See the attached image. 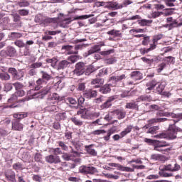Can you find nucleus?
<instances>
[{
  "label": "nucleus",
  "instance_id": "f257e3e1",
  "mask_svg": "<svg viewBox=\"0 0 182 182\" xmlns=\"http://www.w3.org/2000/svg\"><path fill=\"white\" fill-rule=\"evenodd\" d=\"M182 118H176L173 119L172 124H170L168 128V132H162L154 135L155 139H166L167 140H174L177 139V133H182V129L176 126V123H178Z\"/></svg>",
  "mask_w": 182,
  "mask_h": 182
},
{
  "label": "nucleus",
  "instance_id": "f03ea898",
  "mask_svg": "<svg viewBox=\"0 0 182 182\" xmlns=\"http://www.w3.org/2000/svg\"><path fill=\"white\" fill-rule=\"evenodd\" d=\"M9 73H11L13 80H22L25 73L22 70H17L15 68H9Z\"/></svg>",
  "mask_w": 182,
  "mask_h": 182
},
{
  "label": "nucleus",
  "instance_id": "7ed1b4c3",
  "mask_svg": "<svg viewBox=\"0 0 182 182\" xmlns=\"http://www.w3.org/2000/svg\"><path fill=\"white\" fill-rule=\"evenodd\" d=\"M162 38H163V35L161 34L154 36L153 39V43L150 45V48H142L140 50L141 55H145V53H149V52H151V50H154V49H156V48L157 47V45L156 43H157V42H159V41H160V39H161Z\"/></svg>",
  "mask_w": 182,
  "mask_h": 182
},
{
  "label": "nucleus",
  "instance_id": "20e7f679",
  "mask_svg": "<svg viewBox=\"0 0 182 182\" xmlns=\"http://www.w3.org/2000/svg\"><path fill=\"white\" fill-rule=\"evenodd\" d=\"M79 171L82 174H90L91 176L97 174V173H99L97 168L92 166H81L79 168Z\"/></svg>",
  "mask_w": 182,
  "mask_h": 182
},
{
  "label": "nucleus",
  "instance_id": "39448f33",
  "mask_svg": "<svg viewBox=\"0 0 182 182\" xmlns=\"http://www.w3.org/2000/svg\"><path fill=\"white\" fill-rule=\"evenodd\" d=\"M16 55V49L12 46H9L6 50H2L0 52V56L2 58H14Z\"/></svg>",
  "mask_w": 182,
  "mask_h": 182
},
{
  "label": "nucleus",
  "instance_id": "423d86ee",
  "mask_svg": "<svg viewBox=\"0 0 182 182\" xmlns=\"http://www.w3.org/2000/svg\"><path fill=\"white\" fill-rule=\"evenodd\" d=\"M180 168H181V166H180V165L177 164V161H172L170 164L167 165H164L162 170H166V171L175 173L176 171H178Z\"/></svg>",
  "mask_w": 182,
  "mask_h": 182
},
{
  "label": "nucleus",
  "instance_id": "0eeeda50",
  "mask_svg": "<svg viewBox=\"0 0 182 182\" xmlns=\"http://www.w3.org/2000/svg\"><path fill=\"white\" fill-rule=\"evenodd\" d=\"M86 71V65L83 62L77 63L75 65V68L74 70V75L76 76H82Z\"/></svg>",
  "mask_w": 182,
  "mask_h": 182
},
{
  "label": "nucleus",
  "instance_id": "6e6552de",
  "mask_svg": "<svg viewBox=\"0 0 182 182\" xmlns=\"http://www.w3.org/2000/svg\"><path fill=\"white\" fill-rule=\"evenodd\" d=\"M172 117L173 119H182V113L174 114L173 112H164L163 111H158L156 112V117Z\"/></svg>",
  "mask_w": 182,
  "mask_h": 182
},
{
  "label": "nucleus",
  "instance_id": "1a4fd4ad",
  "mask_svg": "<svg viewBox=\"0 0 182 182\" xmlns=\"http://www.w3.org/2000/svg\"><path fill=\"white\" fill-rule=\"evenodd\" d=\"M143 131L147 134H156L157 130L160 129L159 126H154L150 127V124H146L142 127Z\"/></svg>",
  "mask_w": 182,
  "mask_h": 182
},
{
  "label": "nucleus",
  "instance_id": "9d476101",
  "mask_svg": "<svg viewBox=\"0 0 182 182\" xmlns=\"http://www.w3.org/2000/svg\"><path fill=\"white\" fill-rule=\"evenodd\" d=\"M77 114L80 116L81 119H84V120H90L92 119L91 112H88L86 108L81 109L77 111Z\"/></svg>",
  "mask_w": 182,
  "mask_h": 182
},
{
  "label": "nucleus",
  "instance_id": "9b49d317",
  "mask_svg": "<svg viewBox=\"0 0 182 182\" xmlns=\"http://www.w3.org/2000/svg\"><path fill=\"white\" fill-rule=\"evenodd\" d=\"M127 77L125 74H122L121 75H112L109 77V81L113 83V85H117L119 82H122V80H124Z\"/></svg>",
  "mask_w": 182,
  "mask_h": 182
},
{
  "label": "nucleus",
  "instance_id": "f8f14e48",
  "mask_svg": "<svg viewBox=\"0 0 182 182\" xmlns=\"http://www.w3.org/2000/svg\"><path fill=\"white\" fill-rule=\"evenodd\" d=\"M11 129L16 132H22L23 130V124L18 119H14L11 122Z\"/></svg>",
  "mask_w": 182,
  "mask_h": 182
},
{
  "label": "nucleus",
  "instance_id": "ddd939ff",
  "mask_svg": "<svg viewBox=\"0 0 182 182\" xmlns=\"http://www.w3.org/2000/svg\"><path fill=\"white\" fill-rule=\"evenodd\" d=\"M46 161L50 164H58V163H60V157L59 156L49 155L46 156Z\"/></svg>",
  "mask_w": 182,
  "mask_h": 182
},
{
  "label": "nucleus",
  "instance_id": "4468645a",
  "mask_svg": "<svg viewBox=\"0 0 182 182\" xmlns=\"http://www.w3.org/2000/svg\"><path fill=\"white\" fill-rule=\"evenodd\" d=\"M52 89V87L47 86L44 87L41 92H38L36 93L35 96L38 97V99H43L48 93H50V90Z\"/></svg>",
  "mask_w": 182,
  "mask_h": 182
},
{
  "label": "nucleus",
  "instance_id": "2eb2a0df",
  "mask_svg": "<svg viewBox=\"0 0 182 182\" xmlns=\"http://www.w3.org/2000/svg\"><path fill=\"white\" fill-rule=\"evenodd\" d=\"M97 96V92L96 90H94L92 89H89L85 91H84L83 97L85 99H93Z\"/></svg>",
  "mask_w": 182,
  "mask_h": 182
},
{
  "label": "nucleus",
  "instance_id": "dca6fc26",
  "mask_svg": "<svg viewBox=\"0 0 182 182\" xmlns=\"http://www.w3.org/2000/svg\"><path fill=\"white\" fill-rule=\"evenodd\" d=\"M23 96H25V91L23 90H18L16 91L14 95H12L11 97L8 100V102L9 103L15 102L18 97H22Z\"/></svg>",
  "mask_w": 182,
  "mask_h": 182
},
{
  "label": "nucleus",
  "instance_id": "f3484780",
  "mask_svg": "<svg viewBox=\"0 0 182 182\" xmlns=\"http://www.w3.org/2000/svg\"><path fill=\"white\" fill-rule=\"evenodd\" d=\"M108 166L110 167H115L117 170H120V171H133V170L129 167L123 166L119 164L116 163H109Z\"/></svg>",
  "mask_w": 182,
  "mask_h": 182
},
{
  "label": "nucleus",
  "instance_id": "a211bd4d",
  "mask_svg": "<svg viewBox=\"0 0 182 182\" xmlns=\"http://www.w3.org/2000/svg\"><path fill=\"white\" fill-rule=\"evenodd\" d=\"M59 99H60V97L58 94L53 93L51 95H50L48 98V103L49 105H55V103H57V102H59Z\"/></svg>",
  "mask_w": 182,
  "mask_h": 182
},
{
  "label": "nucleus",
  "instance_id": "6ab92c4d",
  "mask_svg": "<svg viewBox=\"0 0 182 182\" xmlns=\"http://www.w3.org/2000/svg\"><path fill=\"white\" fill-rule=\"evenodd\" d=\"M125 109H130L131 110H139V104H137V101H132L127 102L125 105Z\"/></svg>",
  "mask_w": 182,
  "mask_h": 182
},
{
  "label": "nucleus",
  "instance_id": "aec40b11",
  "mask_svg": "<svg viewBox=\"0 0 182 182\" xmlns=\"http://www.w3.org/2000/svg\"><path fill=\"white\" fill-rule=\"evenodd\" d=\"M73 46H63L61 48L62 50H67V55H77L78 51H73Z\"/></svg>",
  "mask_w": 182,
  "mask_h": 182
},
{
  "label": "nucleus",
  "instance_id": "412c9836",
  "mask_svg": "<svg viewBox=\"0 0 182 182\" xmlns=\"http://www.w3.org/2000/svg\"><path fill=\"white\" fill-rule=\"evenodd\" d=\"M99 51H100V46H93L87 53H85V56L87 57L90 55H93V53H96Z\"/></svg>",
  "mask_w": 182,
  "mask_h": 182
},
{
  "label": "nucleus",
  "instance_id": "4be33fe9",
  "mask_svg": "<svg viewBox=\"0 0 182 182\" xmlns=\"http://www.w3.org/2000/svg\"><path fill=\"white\" fill-rule=\"evenodd\" d=\"M130 76L133 80H141V79H143V74L140 71H133L131 73Z\"/></svg>",
  "mask_w": 182,
  "mask_h": 182
},
{
  "label": "nucleus",
  "instance_id": "5701e85b",
  "mask_svg": "<svg viewBox=\"0 0 182 182\" xmlns=\"http://www.w3.org/2000/svg\"><path fill=\"white\" fill-rule=\"evenodd\" d=\"M92 147H93V144L85 146V151H87V154H90V156H97V151L94 149H92Z\"/></svg>",
  "mask_w": 182,
  "mask_h": 182
},
{
  "label": "nucleus",
  "instance_id": "b1692460",
  "mask_svg": "<svg viewBox=\"0 0 182 182\" xmlns=\"http://www.w3.org/2000/svg\"><path fill=\"white\" fill-rule=\"evenodd\" d=\"M69 65H70V62L66 60H61L58 63L57 69L58 70H62L63 69H66V68H68Z\"/></svg>",
  "mask_w": 182,
  "mask_h": 182
},
{
  "label": "nucleus",
  "instance_id": "393cba45",
  "mask_svg": "<svg viewBox=\"0 0 182 182\" xmlns=\"http://www.w3.org/2000/svg\"><path fill=\"white\" fill-rule=\"evenodd\" d=\"M113 114H114V116H117V119H119V120L126 117V111L123 109H117L115 111H113Z\"/></svg>",
  "mask_w": 182,
  "mask_h": 182
},
{
  "label": "nucleus",
  "instance_id": "a878e982",
  "mask_svg": "<svg viewBox=\"0 0 182 182\" xmlns=\"http://www.w3.org/2000/svg\"><path fill=\"white\" fill-rule=\"evenodd\" d=\"M16 175L15 174V172L13 171H10L9 172L6 173V178L8 180V181L11 182H16Z\"/></svg>",
  "mask_w": 182,
  "mask_h": 182
},
{
  "label": "nucleus",
  "instance_id": "bb28decb",
  "mask_svg": "<svg viewBox=\"0 0 182 182\" xmlns=\"http://www.w3.org/2000/svg\"><path fill=\"white\" fill-rule=\"evenodd\" d=\"M171 149H173V147H169V148H166V149H164L161 146H159V145H155L154 150H155L156 151H159L160 153H163L164 154H166V153H170V151H171Z\"/></svg>",
  "mask_w": 182,
  "mask_h": 182
},
{
  "label": "nucleus",
  "instance_id": "cd10ccee",
  "mask_svg": "<svg viewBox=\"0 0 182 182\" xmlns=\"http://www.w3.org/2000/svg\"><path fill=\"white\" fill-rule=\"evenodd\" d=\"M91 85H95L94 86V87L95 89H97V88L100 87L102 86V85H103V79L97 77V78L93 79L92 80Z\"/></svg>",
  "mask_w": 182,
  "mask_h": 182
},
{
  "label": "nucleus",
  "instance_id": "c85d7f7f",
  "mask_svg": "<svg viewBox=\"0 0 182 182\" xmlns=\"http://www.w3.org/2000/svg\"><path fill=\"white\" fill-rule=\"evenodd\" d=\"M164 167V165L159 166V170L160 171L159 172V176L161 177H173V173H167V170L163 169Z\"/></svg>",
  "mask_w": 182,
  "mask_h": 182
},
{
  "label": "nucleus",
  "instance_id": "c756f323",
  "mask_svg": "<svg viewBox=\"0 0 182 182\" xmlns=\"http://www.w3.org/2000/svg\"><path fill=\"white\" fill-rule=\"evenodd\" d=\"M153 98L150 95H141L137 100L136 102H151Z\"/></svg>",
  "mask_w": 182,
  "mask_h": 182
},
{
  "label": "nucleus",
  "instance_id": "7c9ffc66",
  "mask_svg": "<svg viewBox=\"0 0 182 182\" xmlns=\"http://www.w3.org/2000/svg\"><path fill=\"white\" fill-rule=\"evenodd\" d=\"M133 125H127V127L120 132L121 137H124V136H127V134H129V133H130L132 130H133Z\"/></svg>",
  "mask_w": 182,
  "mask_h": 182
},
{
  "label": "nucleus",
  "instance_id": "2f4dec72",
  "mask_svg": "<svg viewBox=\"0 0 182 182\" xmlns=\"http://www.w3.org/2000/svg\"><path fill=\"white\" fill-rule=\"evenodd\" d=\"M46 62L47 63H50V66H52V68H53L55 69V68H56V63H58V62H59V60H58L57 58L53 57V58L46 59Z\"/></svg>",
  "mask_w": 182,
  "mask_h": 182
},
{
  "label": "nucleus",
  "instance_id": "473e14b6",
  "mask_svg": "<svg viewBox=\"0 0 182 182\" xmlns=\"http://www.w3.org/2000/svg\"><path fill=\"white\" fill-rule=\"evenodd\" d=\"M168 119L167 118H154L149 119V124H153V123H163L164 122H167Z\"/></svg>",
  "mask_w": 182,
  "mask_h": 182
},
{
  "label": "nucleus",
  "instance_id": "72a5a7b5",
  "mask_svg": "<svg viewBox=\"0 0 182 182\" xmlns=\"http://www.w3.org/2000/svg\"><path fill=\"white\" fill-rule=\"evenodd\" d=\"M14 22H16L18 26H22V21H21V16L18 14H14L12 15Z\"/></svg>",
  "mask_w": 182,
  "mask_h": 182
},
{
  "label": "nucleus",
  "instance_id": "f704fd0d",
  "mask_svg": "<svg viewBox=\"0 0 182 182\" xmlns=\"http://www.w3.org/2000/svg\"><path fill=\"white\" fill-rule=\"evenodd\" d=\"M110 86L109 85H105L100 89V93H102L103 95H106L107 93H110Z\"/></svg>",
  "mask_w": 182,
  "mask_h": 182
},
{
  "label": "nucleus",
  "instance_id": "c9c22d12",
  "mask_svg": "<svg viewBox=\"0 0 182 182\" xmlns=\"http://www.w3.org/2000/svg\"><path fill=\"white\" fill-rule=\"evenodd\" d=\"M107 33V35H111V36H115L116 38L117 37L120 38L122 36V33H120V31L119 30L112 29L108 31Z\"/></svg>",
  "mask_w": 182,
  "mask_h": 182
},
{
  "label": "nucleus",
  "instance_id": "e433bc0d",
  "mask_svg": "<svg viewBox=\"0 0 182 182\" xmlns=\"http://www.w3.org/2000/svg\"><path fill=\"white\" fill-rule=\"evenodd\" d=\"M73 156H75L74 155H73L72 154H68V153H63L62 155V159L65 160V161H70L72 160H73Z\"/></svg>",
  "mask_w": 182,
  "mask_h": 182
},
{
  "label": "nucleus",
  "instance_id": "4c0bfd02",
  "mask_svg": "<svg viewBox=\"0 0 182 182\" xmlns=\"http://www.w3.org/2000/svg\"><path fill=\"white\" fill-rule=\"evenodd\" d=\"M13 117H14L16 120H18L20 122L21 120H22V119H25V117H28V114L17 113V114H14L13 115Z\"/></svg>",
  "mask_w": 182,
  "mask_h": 182
},
{
  "label": "nucleus",
  "instance_id": "58836bf2",
  "mask_svg": "<svg viewBox=\"0 0 182 182\" xmlns=\"http://www.w3.org/2000/svg\"><path fill=\"white\" fill-rule=\"evenodd\" d=\"M152 22L153 21L147 19H141L138 21V23L140 25V26H149V25H150V23Z\"/></svg>",
  "mask_w": 182,
  "mask_h": 182
},
{
  "label": "nucleus",
  "instance_id": "ea45409f",
  "mask_svg": "<svg viewBox=\"0 0 182 182\" xmlns=\"http://www.w3.org/2000/svg\"><path fill=\"white\" fill-rule=\"evenodd\" d=\"M41 79H43L44 82H46V80L48 82L50 80V79H52V76H50V75H49L48 73L45 71H41Z\"/></svg>",
  "mask_w": 182,
  "mask_h": 182
},
{
  "label": "nucleus",
  "instance_id": "a19ab883",
  "mask_svg": "<svg viewBox=\"0 0 182 182\" xmlns=\"http://www.w3.org/2000/svg\"><path fill=\"white\" fill-rule=\"evenodd\" d=\"M17 5L20 6V8H26L31 5V3H29L28 0H20L18 1Z\"/></svg>",
  "mask_w": 182,
  "mask_h": 182
},
{
  "label": "nucleus",
  "instance_id": "79ce46f5",
  "mask_svg": "<svg viewBox=\"0 0 182 182\" xmlns=\"http://www.w3.org/2000/svg\"><path fill=\"white\" fill-rule=\"evenodd\" d=\"M155 143H156V146L159 147H169L170 143L166 141H157L156 140Z\"/></svg>",
  "mask_w": 182,
  "mask_h": 182
},
{
  "label": "nucleus",
  "instance_id": "37998d69",
  "mask_svg": "<svg viewBox=\"0 0 182 182\" xmlns=\"http://www.w3.org/2000/svg\"><path fill=\"white\" fill-rule=\"evenodd\" d=\"M0 80L5 82L11 80V75L8 73H0Z\"/></svg>",
  "mask_w": 182,
  "mask_h": 182
},
{
  "label": "nucleus",
  "instance_id": "c03bdc74",
  "mask_svg": "<svg viewBox=\"0 0 182 182\" xmlns=\"http://www.w3.org/2000/svg\"><path fill=\"white\" fill-rule=\"evenodd\" d=\"M13 168L16 171H22L25 168L23 167V164H21L20 162H16L13 164Z\"/></svg>",
  "mask_w": 182,
  "mask_h": 182
},
{
  "label": "nucleus",
  "instance_id": "a18cd8bd",
  "mask_svg": "<svg viewBox=\"0 0 182 182\" xmlns=\"http://www.w3.org/2000/svg\"><path fill=\"white\" fill-rule=\"evenodd\" d=\"M36 83L37 86L35 87V90H40L41 87H42V85H43V83H46V81H45L42 78H39L38 80H37Z\"/></svg>",
  "mask_w": 182,
  "mask_h": 182
},
{
  "label": "nucleus",
  "instance_id": "49530a36",
  "mask_svg": "<svg viewBox=\"0 0 182 182\" xmlns=\"http://www.w3.org/2000/svg\"><path fill=\"white\" fill-rule=\"evenodd\" d=\"M156 85L157 81L156 80H152L146 84L147 87H149L148 90H153V89L156 87Z\"/></svg>",
  "mask_w": 182,
  "mask_h": 182
},
{
  "label": "nucleus",
  "instance_id": "de8ad7c7",
  "mask_svg": "<svg viewBox=\"0 0 182 182\" xmlns=\"http://www.w3.org/2000/svg\"><path fill=\"white\" fill-rule=\"evenodd\" d=\"M93 16H95L94 14L77 16L74 17V21H79V19L80 20L88 19V18H92Z\"/></svg>",
  "mask_w": 182,
  "mask_h": 182
},
{
  "label": "nucleus",
  "instance_id": "09e8293b",
  "mask_svg": "<svg viewBox=\"0 0 182 182\" xmlns=\"http://www.w3.org/2000/svg\"><path fill=\"white\" fill-rule=\"evenodd\" d=\"M173 11H175L174 8H169L164 9L163 15L164 16H170V15H173Z\"/></svg>",
  "mask_w": 182,
  "mask_h": 182
},
{
  "label": "nucleus",
  "instance_id": "8fccbe9b",
  "mask_svg": "<svg viewBox=\"0 0 182 182\" xmlns=\"http://www.w3.org/2000/svg\"><path fill=\"white\" fill-rule=\"evenodd\" d=\"M106 133L107 135L104 136L103 139L105 141H109V140H110V136H112L113 133H114V131L113 130V129H110Z\"/></svg>",
  "mask_w": 182,
  "mask_h": 182
},
{
  "label": "nucleus",
  "instance_id": "3c124183",
  "mask_svg": "<svg viewBox=\"0 0 182 182\" xmlns=\"http://www.w3.org/2000/svg\"><path fill=\"white\" fill-rule=\"evenodd\" d=\"M71 122L75 124V126H83V122H82L80 119L76 118L75 117H73L71 118Z\"/></svg>",
  "mask_w": 182,
  "mask_h": 182
},
{
  "label": "nucleus",
  "instance_id": "603ef678",
  "mask_svg": "<svg viewBox=\"0 0 182 182\" xmlns=\"http://www.w3.org/2000/svg\"><path fill=\"white\" fill-rule=\"evenodd\" d=\"M29 68L30 69H34L36 70V69H39V68H42V63L37 62V63H32L31 65H30Z\"/></svg>",
  "mask_w": 182,
  "mask_h": 182
},
{
  "label": "nucleus",
  "instance_id": "864d4df0",
  "mask_svg": "<svg viewBox=\"0 0 182 182\" xmlns=\"http://www.w3.org/2000/svg\"><path fill=\"white\" fill-rule=\"evenodd\" d=\"M57 143L58 146L61 147L62 150H64V151H68V150H69V147H68V145H66L65 142L62 141H58Z\"/></svg>",
  "mask_w": 182,
  "mask_h": 182
},
{
  "label": "nucleus",
  "instance_id": "5fc2aeb1",
  "mask_svg": "<svg viewBox=\"0 0 182 182\" xmlns=\"http://www.w3.org/2000/svg\"><path fill=\"white\" fill-rule=\"evenodd\" d=\"M95 72V68L92 67V65L88 66L86 68L85 66V71L84 73H85L86 76H89L91 73H93Z\"/></svg>",
  "mask_w": 182,
  "mask_h": 182
},
{
  "label": "nucleus",
  "instance_id": "6e6d98bb",
  "mask_svg": "<svg viewBox=\"0 0 182 182\" xmlns=\"http://www.w3.org/2000/svg\"><path fill=\"white\" fill-rule=\"evenodd\" d=\"M46 110L48 112H58V110H59V107L56 105H48L46 107Z\"/></svg>",
  "mask_w": 182,
  "mask_h": 182
},
{
  "label": "nucleus",
  "instance_id": "4d7b16f0",
  "mask_svg": "<svg viewBox=\"0 0 182 182\" xmlns=\"http://www.w3.org/2000/svg\"><path fill=\"white\" fill-rule=\"evenodd\" d=\"M18 14L20 16H28V15H29V10L20 9L18 11Z\"/></svg>",
  "mask_w": 182,
  "mask_h": 182
},
{
  "label": "nucleus",
  "instance_id": "13d9d810",
  "mask_svg": "<svg viewBox=\"0 0 182 182\" xmlns=\"http://www.w3.org/2000/svg\"><path fill=\"white\" fill-rule=\"evenodd\" d=\"M166 6H176V0H163Z\"/></svg>",
  "mask_w": 182,
  "mask_h": 182
},
{
  "label": "nucleus",
  "instance_id": "bf43d9fd",
  "mask_svg": "<svg viewBox=\"0 0 182 182\" xmlns=\"http://www.w3.org/2000/svg\"><path fill=\"white\" fill-rule=\"evenodd\" d=\"M34 21L36 23H42L43 22V16L42 14H37L35 16Z\"/></svg>",
  "mask_w": 182,
  "mask_h": 182
},
{
  "label": "nucleus",
  "instance_id": "052dcab7",
  "mask_svg": "<svg viewBox=\"0 0 182 182\" xmlns=\"http://www.w3.org/2000/svg\"><path fill=\"white\" fill-rule=\"evenodd\" d=\"M14 89V84L7 82L4 85L5 92H11Z\"/></svg>",
  "mask_w": 182,
  "mask_h": 182
},
{
  "label": "nucleus",
  "instance_id": "680f3d73",
  "mask_svg": "<svg viewBox=\"0 0 182 182\" xmlns=\"http://www.w3.org/2000/svg\"><path fill=\"white\" fill-rule=\"evenodd\" d=\"M13 86H14V87L16 89V91L22 90V89H23V84L19 82H16L15 83H13Z\"/></svg>",
  "mask_w": 182,
  "mask_h": 182
},
{
  "label": "nucleus",
  "instance_id": "e2e57ef3",
  "mask_svg": "<svg viewBox=\"0 0 182 182\" xmlns=\"http://www.w3.org/2000/svg\"><path fill=\"white\" fill-rule=\"evenodd\" d=\"M10 38L11 39H19V38H22V35L21 33L12 32L10 35Z\"/></svg>",
  "mask_w": 182,
  "mask_h": 182
},
{
  "label": "nucleus",
  "instance_id": "0e129e2a",
  "mask_svg": "<svg viewBox=\"0 0 182 182\" xmlns=\"http://www.w3.org/2000/svg\"><path fill=\"white\" fill-rule=\"evenodd\" d=\"M86 89V83L85 82H79L77 85V90L79 92H83Z\"/></svg>",
  "mask_w": 182,
  "mask_h": 182
},
{
  "label": "nucleus",
  "instance_id": "69168bd1",
  "mask_svg": "<svg viewBox=\"0 0 182 182\" xmlns=\"http://www.w3.org/2000/svg\"><path fill=\"white\" fill-rule=\"evenodd\" d=\"M165 26L166 28H168V29H169V31H170V30L173 29V28H176V26H177V22L172 21L169 23L166 24Z\"/></svg>",
  "mask_w": 182,
  "mask_h": 182
},
{
  "label": "nucleus",
  "instance_id": "338daca9",
  "mask_svg": "<svg viewBox=\"0 0 182 182\" xmlns=\"http://www.w3.org/2000/svg\"><path fill=\"white\" fill-rule=\"evenodd\" d=\"M77 59H79L77 55H71L68 58V60L71 62V63H76V62H77Z\"/></svg>",
  "mask_w": 182,
  "mask_h": 182
},
{
  "label": "nucleus",
  "instance_id": "774afa93",
  "mask_svg": "<svg viewBox=\"0 0 182 182\" xmlns=\"http://www.w3.org/2000/svg\"><path fill=\"white\" fill-rule=\"evenodd\" d=\"M56 117L58 120H66V112L58 113Z\"/></svg>",
  "mask_w": 182,
  "mask_h": 182
}]
</instances>
